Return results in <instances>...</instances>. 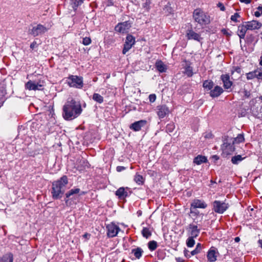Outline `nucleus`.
I'll use <instances>...</instances> for the list:
<instances>
[{
    "instance_id": "1",
    "label": "nucleus",
    "mask_w": 262,
    "mask_h": 262,
    "mask_svg": "<svg viewBox=\"0 0 262 262\" xmlns=\"http://www.w3.org/2000/svg\"><path fill=\"white\" fill-rule=\"evenodd\" d=\"M81 112L80 104L72 99L64 105L62 116L66 120H71L77 117Z\"/></svg>"
},
{
    "instance_id": "2",
    "label": "nucleus",
    "mask_w": 262,
    "mask_h": 262,
    "mask_svg": "<svg viewBox=\"0 0 262 262\" xmlns=\"http://www.w3.org/2000/svg\"><path fill=\"white\" fill-rule=\"evenodd\" d=\"M68 184V179L66 176H63L60 179L52 183L51 193L54 200L60 199L62 197Z\"/></svg>"
},
{
    "instance_id": "3",
    "label": "nucleus",
    "mask_w": 262,
    "mask_h": 262,
    "mask_svg": "<svg viewBox=\"0 0 262 262\" xmlns=\"http://www.w3.org/2000/svg\"><path fill=\"white\" fill-rule=\"evenodd\" d=\"M228 137H225L223 140V143L222 145V155L226 157L231 155L235 150L234 143Z\"/></svg>"
},
{
    "instance_id": "4",
    "label": "nucleus",
    "mask_w": 262,
    "mask_h": 262,
    "mask_svg": "<svg viewBox=\"0 0 262 262\" xmlns=\"http://www.w3.org/2000/svg\"><path fill=\"white\" fill-rule=\"evenodd\" d=\"M68 84L71 87L80 89L83 86L82 78L78 76H70L68 78Z\"/></svg>"
},
{
    "instance_id": "5",
    "label": "nucleus",
    "mask_w": 262,
    "mask_h": 262,
    "mask_svg": "<svg viewBox=\"0 0 262 262\" xmlns=\"http://www.w3.org/2000/svg\"><path fill=\"white\" fill-rule=\"evenodd\" d=\"M48 31V29L41 24H38L36 26H32L29 29L28 33L29 34L35 37L40 35Z\"/></svg>"
},
{
    "instance_id": "6",
    "label": "nucleus",
    "mask_w": 262,
    "mask_h": 262,
    "mask_svg": "<svg viewBox=\"0 0 262 262\" xmlns=\"http://www.w3.org/2000/svg\"><path fill=\"white\" fill-rule=\"evenodd\" d=\"M44 86L43 80L38 81L29 80L25 84V88L29 91L41 90Z\"/></svg>"
},
{
    "instance_id": "7",
    "label": "nucleus",
    "mask_w": 262,
    "mask_h": 262,
    "mask_svg": "<svg viewBox=\"0 0 262 262\" xmlns=\"http://www.w3.org/2000/svg\"><path fill=\"white\" fill-rule=\"evenodd\" d=\"M132 22L130 20L118 23L115 27L116 32L125 33H127L132 27Z\"/></svg>"
},
{
    "instance_id": "8",
    "label": "nucleus",
    "mask_w": 262,
    "mask_h": 262,
    "mask_svg": "<svg viewBox=\"0 0 262 262\" xmlns=\"http://www.w3.org/2000/svg\"><path fill=\"white\" fill-rule=\"evenodd\" d=\"M213 210L218 213H223L228 208V204L220 201H215L213 203Z\"/></svg>"
},
{
    "instance_id": "9",
    "label": "nucleus",
    "mask_w": 262,
    "mask_h": 262,
    "mask_svg": "<svg viewBox=\"0 0 262 262\" xmlns=\"http://www.w3.org/2000/svg\"><path fill=\"white\" fill-rule=\"evenodd\" d=\"M107 234L109 237H114L117 236L120 230V228L114 223L108 224L106 226Z\"/></svg>"
},
{
    "instance_id": "10",
    "label": "nucleus",
    "mask_w": 262,
    "mask_h": 262,
    "mask_svg": "<svg viewBox=\"0 0 262 262\" xmlns=\"http://www.w3.org/2000/svg\"><path fill=\"white\" fill-rule=\"evenodd\" d=\"M210 22V16L204 12L198 9V23L202 25H205L208 24Z\"/></svg>"
},
{
    "instance_id": "11",
    "label": "nucleus",
    "mask_w": 262,
    "mask_h": 262,
    "mask_svg": "<svg viewBox=\"0 0 262 262\" xmlns=\"http://www.w3.org/2000/svg\"><path fill=\"white\" fill-rule=\"evenodd\" d=\"M189 229H191V236L187 239L186 244L188 247H192L195 244L194 238L196 237V226L190 225Z\"/></svg>"
},
{
    "instance_id": "12",
    "label": "nucleus",
    "mask_w": 262,
    "mask_h": 262,
    "mask_svg": "<svg viewBox=\"0 0 262 262\" xmlns=\"http://www.w3.org/2000/svg\"><path fill=\"white\" fill-rule=\"evenodd\" d=\"M157 114L160 119L164 118L169 113V108L165 104L159 105L156 107Z\"/></svg>"
},
{
    "instance_id": "13",
    "label": "nucleus",
    "mask_w": 262,
    "mask_h": 262,
    "mask_svg": "<svg viewBox=\"0 0 262 262\" xmlns=\"http://www.w3.org/2000/svg\"><path fill=\"white\" fill-rule=\"evenodd\" d=\"M147 121L145 120H141L138 121H136L131 124L129 126V128L135 132H138L141 129V128L146 125Z\"/></svg>"
},
{
    "instance_id": "14",
    "label": "nucleus",
    "mask_w": 262,
    "mask_h": 262,
    "mask_svg": "<svg viewBox=\"0 0 262 262\" xmlns=\"http://www.w3.org/2000/svg\"><path fill=\"white\" fill-rule=\"evenodd\" d=\"M245 23L247 26L248 30H258L260 29L262 26V24L260 22L255 20Z\"/></svg>"
},
{
    "instance_id": "15",
    "label": "nucleus",
    "mask_w": 262,
    "mask_h": 262,
    "mask_svg": "<svg viewBox=\"0 0 262 262\" xmlns=\"http://www.w3.org/2000/svg\"><path fill=\"white\" fill-rule=\"evenodd\" d=\"M221 79L223 83V86L225 89H230L233 84L229 74H222L221 76Z\"/></svg>"
},
{
    "instance_id": "16",
    "label": "nucleus",
    "mask_w": 262,
    "mask_h": 262,
    "mask_svg": "<svg viewBox=\"0 0 262 262\" xmlns=\"http://www.w3.org/2000/svg\"><path fill=\"white\" fill-rule=\"evenodd\" d=\"M247 31L248 29L245 22L238 26L237 33L240 39H244L245 38Z\"/></svg>"
},
{
    "instance_id": "17",
    "label": "nucleus",
    "mask_w": 262,
    "mask_h": 262,
    "mask_svg": "<svg viewBox=\"0 0 262 262\" xmlns=\"http://www.w3.org/2000/svg\"><path fill=\"white\" fill-rule=\"evenodd\" d=\"M80 192V189L78 188H74L69 191H68L67 193H66L65 195L66 198H64V202L67 205L68 204V202L70 199L71 196H73L75 194H78Z\"/></svg>"
},
{
    "instance_id": "18",
    "label": "nucleus",
    "mask_w": 262,
    "mask_h": 262,
    "mask_svg": "<svg viewBox=\"0 0 262 262\" xmlns=\"http://www.w3.org/2000/svg\"><path fill=\"white\" fill-rule=\"evenodd\" d=\"M218 254V252L215 249L211 248L208 252V260L210 262L215 261L216 260V257Z\"/></svg>"
},
{
    "instance_id": "19",
    "label": "nucleus",
    "mask_w": 262,
    "mask_h": 262,
    "mask_svg": "<svg viewBox=\"0 0 262 262\" xmlns=\"http://www.w3.org/2000/svg\"><path fill=\"white\" fill-rule=\"evenodd\" d=\"M224 92L223 89L220 86H215L210 92V95L212 97H217Z\"/></svg>"
},
{
    "instance_id": "20",
    "label": "nucleus",
    "mask_w": 262,
    "mask_h": 262,
    "mask_svg": "<svg viewBox=\"0 0 262 262\" xmlns=\"http://www.w3.org/2000/svg\"><path fill=\"white\" fill-rule=\"evenodd\" d=\"M143 253V250L140 247H137L132 250V253L134 254L137 259L140 258Z\"/></svg>"
},
{
    "instance_id": "21",
    "label": "nucleus",
    "mask_w": 262,
    "mask_h": 262,
    "mask_svg": "<svg viewBox=\"0 0 262 262\" xmlns=\"http://www.w3.org/2000/svg\"><path fill=\"white\" fill-rule=\"evenodd\" d=\"M188 29L186 33V35L187 36L188 39H193L194 40H196V33H195L191 29H189V28H191V26L188 24L187 26Z\"/></svg>"
},
{
    "instance_id": "22",
    "label": "nucleus",
    "mask_w": 262,
    "mask_h": 262,
    "mask_svg": "<svg viewBox=\"0 0 262 262\" xmlns=\"http://www.w3.org/2000/svg\"><path fill=\"white\" fill-rule=\"evenodd\" d=\"M13 254L11 253H7L4 255L1 258H0V262H13Z\"/></svg>"
},
{
    "instance_id": "23",
    "label": "nucleus",
    "mask_w": 262,
    "mask_h": 262,
    "mask_svg": "<svg viewBox=\"0 0 262 262\" xmlns=\"http://www.w3.org/2000/svg\"><path fill=\"white\" fill-rule=\"evenodd\" d=\"M156 67L157 69L161 73L164 72L166 70L165 65L161 60H159L156 62Z\"/></svg>"
},
{
    "instance_id": "24",
    "label": "nucleus",
    "mask_w": 262,
    "mask_h": 262,
    "mask_svg": "<svg viewBox=\"0 0 262 262\" xmlns=\"http://www.w3.org/2000/svg\"><path fill=\"white\" fill-rule=\"evenodd\" d=\"M151 229L148 227H143L141 233L142 236L146 238H148L151 235Z\"/></svg>"
},
{
    "instance_id": "25",
    "label": "nucleus",
    "mask_w": 262,
    "mask_h": 262,
    "mask_svg": "<svg viewBox=\"0 0 262 262\" xmlns=\"http://www.w3.org/2000/svg\"><path fill=\"white\" fill-rule=\"evenodd\" d=\"M234 144L240 143L244 141L245 138L243 134H238L236 138H230Z\"/></svg>"
},
{
    "instance_id": "26",
    "label": "nucleus",
    "mask_w": 262,
    "mask_h": 262,
    "mask_svg": "<svg viewBox=\"0 0 262 262\" xmlns=\"http://www.w3.org/2000/svg\"><path fill=\"white\" fill-rule=\"evenodd\" d=\"M134 180L137 184L139 185H143L144 182L143 177L138 173H136L135 176H134Z\"/></svg>"
},
{
    "instance_id": "27",
    "label": "nucleus",
    "mask_w": 262,
    "mask_h": 262,
    "mask_svg": "<svg viewBox=\"0 0 262 262\" xmlns=\"http://www.w3.org/2000/svg\"><path fill=\"white\" fill-rule=\"evenodd\" d=\"M84 0H72V8L75 11L78 6H80L83 2Z\"/></svg>"
},
{
    "instance_id": "28",
    "label": "nucleus",
    "mask_w": 262,
    "mask_h": 262,
    "mask_svg": "<svg viewBox=\"0 0 262 262\" xmlns=\"http://www.w3.org/2000/svg\"><path fill=\"white\" fill-rule=\"evenodd\" d=\"M93 99L99 103H102L103 102V98L98 93H94L93 95Z\"/></svg>"
},
{
    "instance_id": "29",
    "label": "nucleus",
    "mask_w": 262,
    "mask_h": 262,
    "mask_svg": "<svg viewBox=\"0 0 262 262\" xmlns=\"http://www.w3.org/2000/svg\"><path fill=\"white\" fill-rule=\"evenodd\" d=\"M125 43L133 46L135 43V38L132 35L128 34L126 37Z\"/></svg>"
},
{
    "instance_id": "30",
    "label": "nucleus",
    "mask_w": 262,
    "mask_h": 262,
    "mask_svg": "<svg viewBox=\"0 0 262 262\" xmlns=\"http://www.w3.org/2000/svg\"><path fill=\"white\" fill-rule=\"evenodd\" d=\"M158 247L157 242L155 241H151L148 243V247L150 251L155 250Z\"/></svg>"
},
{
    "instance_id": "31",
    "label": "nucleus",
    "mask_w": 262,
    "mask_h": 262,
    "mask_svg": "<svg viewBox=\"0 0 262 262\" xmlns=\"http://www.w3.org/2000/svg\"><path fill=\"white\" fill-rule=\"evenodd\" d=\"M244 158H242L241 155H237L234 156L231 159V162L233 164H237L241 161H242Z\"/></svg>"
},
{
    "instance_id": "32",
    "label": "nucleus",
    "mask_w": 262,
    "mask_h": 262,
    "mask_svg": "<svg viewBox=\"0 0 262 262\" xmlns=\"http://www.w3.org/2000/svg\"><path fill=\"white\" fill-rule=\"evenodd\" d=\"M124 190L125 188L124 187H120L116 191L115 194L118 196L120 199H123Z\"/></svg>"
},
{
    "instance_id": "33",
    "label": "nucleus",
    "mask_w": 262,
    "mask_h": 262,
    "mask_svg": "<svg viewBox=\"0 0 262 262\" xmlns=\"http://www.w3.org/2000/svg\"><path fill=\"white\" fill-rule=\"evenodd\" d=\"M213 82L212 81H205L203 83V87L210 90L213 88Z\"/></svg>"
},
{
    "instance_id": "34",
    "label": "nucleus",
    "mask_w": 262,
    "mask_h": 262,
    "mask_svg": "<svg viewBox=\"0 0 262 262\" xmlns=\"http://www.w3.org/2000/svg\"><path fill=\"white\" fill-rule=\"evenodd\" d=\"M133 47V45H131L128 43H125L124 44V47L122 50V53L123 54H125Z\"/></svg>"
},
{
    "instance_id": "35",
    "label": "nucleus",
    "mask_w": 262,
    "mask_h": 262,
    "mask_svg": "<svg viewBox=\"0 0 262 262\" xmlns=\"http://www.w3.org/2000/svg\"><path fill=\"white\" fill-rule=\"evenodd\" d=\"M207 161V158L203 156H198V165L203 163H205Z\"/></svg>"
},
{
    "instance_id": "36",
    "label": "nucleus",
    "mask_w": 262,
    "mask_h": 262,
    "mask_svg": "<svg viewBox=\"0 0 262 262\" xmlns=\"http://www.w3.org/2000/svg\"><path fill=\"white\" fill-rule=\"evenodd\" d=\"M185 73L188 76H191L193 74L192 68L190 66H187L185 68Z\"/></svg>"
},
{
    "instance_id": "37",
    "label": "nucleus",
    "mask_w": 262,
    "mask_h": 262,
    "mask_svg": "<svg viewBox=\"0 0 262 262\" xmlns=\"http://www.w3.org/2000/svg\"><path fill=\"white\" fill-rule=\"evenodd\" d=\"M255 70L252 72H249L246 74L247 79L248 80L256 78Z\"/></svg>"
},
{
    "instance_id": "38",
    "label": "nucleus",
    "mask_w": 262,
    "mask_h": 262,
    "mask_svg": "<svg viewBox=\"0 0 262 262\" xmlns=\"http://www.w3.org/2000/svg\"><path fill=\"white\" fill-rule=\"evenodd\" d=\"M207 206V205L204 201L198 200V208H205Z\"/></svg>"
},
{
    "instance_id": "39",
    "label": "nucleus",
    "mask_w": 262,
    "mask_h": 262,
    "mask_svg": "<svg viewBox=\"0 0 262 262\" xmlns=\"http://www.w3.org/2000/svg\"><path fill=\"white\" fill-rule=\"evenodd\" d=\"M196 209V203H193L191 205V209H190V215H191L192 216L194 215V216L195 215V210Z\"/></svg>"
},
{
    "instance_id": "40",
    "label": "nucleus",
    "mask_w": 262,
    "mask_h": 262,
    "mask_svg": "<svg viewBox=\"0 0 262 262\" xmlns=\"http://www.w3.org/2000/svg\"><path fill=\"white\" fill-rule=\"evenodd\" d=\"M212 138V134L210 132H206L205 133L202 137L200 138V139H211Z\"/></svg>"
},
{
    "instance_id": "41",
    "label": "nucleus",
    "mask_w": 262,
    "mask_h": 262,
    "mask_svg": "<svg viewBox=\"0 0 262 262\" xmlns=\"http://www.w3.org/2000/svg\"><path fill=\"white\" fill-rule=\"evenodd\" d=\"M234 72H236L238 74H241L242 72V69L239 67H234L231 70V74L233 75Z\"/></svg>"
},
{
    "instance_id": "42",
    "label": "nucleus",
    "mask_w": 262,
    "mask_h": 262,
    "mask_svg": "<svg viewBox=\"0 0 262 262\" xmlns=\"http://www.w3.org/2000/svg\"><path fill=\"white\" fill-rule=\"evenodd\" d=\"M91 43V39L90 37H84L83 38L82 43L85 46L89 45Z\"/></svg>"
},
{
    "instance_id": "43",
    "label": "nucleus",
    "mask_w": 262,
    "mask_h": 262,
    "mask_svg": "<svg viewBox=\"0 0 262 262\" xmlns=\"http://www.w3.org/2000/svg\"><path fill=\"white\" fill-rule=\"evenodd\" d=\"M240 17V15L238 13H235L234 14V15H232L231 17V20L234 21V22H237V18H239Z\"/></svg>"
},
{
    "instance_id": "44",
    "label": "nucleus",
    "mask_w": 262,
    "mask_h": 262,
    "mask_svg": "<svg viewBox=\"0 0 262 262\" xmlns=\"http://www.w3.org/2000/svg\"><path fill=\"white\" fill-rule=\"evenodd\" d=\"M256 78L258 79H262V71L255 70Z\"/></svg>"
},
{
    "instance_id": "45",
    "label": "nucleus",
    "mask_w": 262,
    "mask_h": 262,
    "mask_svg": "<svg viewBox=\"0 0 262 262\" xmlns=\"http://www.w3.org/2000/svg\"><path fill=\"white\" fill-rule=\"evenodd\" d=\"M38 43L36 42V41H33L30 45V48L32 50L36 49L38 47Z\"/></svg>"
},
{
    "instance_id": "46",
    "label": "nucleus",
    "mask_w": 262,
    "mask_h": 262,
    "mask_svg": "<svg viewBox=\"0 0 262 262\" xmlns=\"http://www.w3.org/2000/svg\"><path fill=\"white\" fill-rule=\"evenodd\" d=\"M156 99V95L154 94H150L149 96V100L150 102H154Z\"/></svg>"
},
{
    "instance_id": "47",
    "label": "nucleus",
    "mask_w": 262,
    "mask_h": 262,
    "mask_svg": "<svg viewBox=\"0 0 262 262\" xmlns=\"http://www.w3.org/2000/svg\"><path fill=\"white\" fill-rule=\"evenodd\" d=\"M125 169H126V168L125 167L121 166H118L116 168V170L118 172H121V171L125 170Z\"/></svg>"
},
{
    "instance_id": "48",
    "label": "nucleus",
    "mask_w": 262,
    "mask_h": 262,
    "mask_svg": "<svg viewBox=\"0 0 262 262\" xmlns=\"http://www.w3.org/2000/svg\"><path fill=\"white\" fill-rule=\"evenodd\" d=\"M173 125L172 124H168L166 127V129L169 132H171L173 129Z\"/></svg>"
},
{
    "instance_id": "49",
    "label": "nucleus",
    "mask_w": 262,
    "mask_h": 262,
    "mask_svg": "<svg viewBox=\"0 0 262 262\" xmlns=\"http://www.w3.org/2000/svg\"><path fill=\"white\" fill-rule=\"evenodd\" d=\"M217 6L219 7H220V10L221 11H225V7H224V6L223 5V4L222 3H219L218 4H217Z\"/></svg>"
},
{
    "instance_id": "50",
    "label": "nucleus",
    "mask_w": 262,
    "mask_h": 262,
    "mask_svg": "<svg viewBox=\"0 0 262 262\" xmlns=\"http://www.w3.org/2000/svg\"><path fill=\"white\" fill-rule=\"evenodd\" d=\"M245 96L246 98H249L250 96V93L247 90L244 91Z\"/></svg>"
},
{
    "instance_id": "51",
    "label": "nucleus",
    "mask_w": 262,
    "mask_h": 262,
    "mask_svg": "<svg viewBox=\"0 0 262 262\" xmlns=\"http://www.w3.org/2000/svg\"><path fill=\"white\" fill-rule=\"evenodd\" d=\"M239 1H240L241 3H245V4H249V3H251V0H239Z\"/></svg>"
},
{
    "instance_id": "52",
    "label": "nucleus",
    "mask_w": 262,
    "mask_h": 262,
    "mask_svg": "<svg viewBox=\"0 0 262 262\" xmlns=\"http://www.w3.org/2000/svg\"><path fill=\"white\" fill-rule=\"evenodd\" d=\"M254 15H255V16L256 17H259V16H260V15H261V13H259V12H258V11H256V12H255Z\"/></svg>"
},
{
    "instance_id": "53",
    "label": "nucleus",
    "mask_w": 262,
    "mask_h": 262,
    "mask_svg": "<svg viewBox=\"0 0 262 262\" xmlns=\"http://www.w3.org/2000/svg\"><path fill=\"white\" fill-rule=\"evenodd\" d=\"M201 244L200 243H198V253L199 252V251L201 249Z\"/></svg>"
},
{
    "instance_id": "54",
    "label": "nucleus",
    "mask_w": 262,
    "mask_h": 262,
    "mask_svg": "<svg viewBox=\"0 0 262 262\" xmlns=\"http://www.w3.org/2000/svg\"><path fill=\"white\" fill-rule=\"evenodd\" d=\"M258 243L259 244V246L262 248V240L261 239H259L258 240Z\"/></svg>"
},
{
    "instance_id": "55",
    "label": "nucleus",
    "mask_w": 262,
    "mask_h": 262,
    "mask_svg": "<svg viewBox=\"0 0 262 262\" xmlns=\"http://www.w3.org/2000/svg\"><path fill=\"white\" fill-rule=\"evenodd\" d=\"M128 196V192L124 190V193L123 195V199L125 198L126 197Z\"/></svg>"
},
{
    "instance_id": "56",
    "label": "nucleus",
    "mask_w": 262,
    "mask_h": 262,
    "mask_svg": "<svg viewBox=\"0 0 262 262\" xmlns=\"http://www.w3.org/2000/svg\"><path fill=\"white\" fill-rule=\"evenodd\" d=\"M191 253L192 255L196 254V248H195V249L194 250H193Z\"/></svg>"
},
{
    "instance_id": "57",
    "label": "nucleus",
    "mask_w": 262,
    "mask_h": 262,
    "mask_svg": "<svg viewBox=\"0 0 262 262\" xmlns=\"http://www.w3.org/2000/svg\"><path fill=\"white\" fill-rule=\"evenodd\" d=\"M196 10H194L193 11V18L195 21H196V17H195V15L196 14Z\"/></svg>"
},
{
    "instance_id": "58",
    "label": "nucleus",
    "mask_w": 262,
    "mask_h": 262,
    "mask_svg": "<svg viewBox=\"0 0 262 262\" xmlns=\"http://www.w3.org/2000/svg\"><path fill=\"white\" fill-rule=\"evenodd\" d=\"M83 236L84 237H85V238H87L88 236H89V237H90V234H89V233H85V234L83 235Z\"/></svg>"
},
{
    "instance_id": "59",
    "label": "nucleus",
    "mask_w": 262,
    "mask_h": 262,
    "mask_svg": "<svg viewBox=\"0 0 262 262\" xmlns=\"http://www.w3.org/2000/svg\"><path fill=\"white\" fill-rule=\"evenodd\" d=\"M79 193V195H82L85 194L86 193V192L82 191L80 190V192Z\"/></svg>"
},
{
    "instance_id": "60",
    "label": "nucleus",
    "mask_w": 262,
    "mask_h": 262,
    "mask_svg": "<svg viewBox=\"0 0 262 262\" xmlns=\"http://www.w3.org/2000/svg\"><path fill=\"white\" fill-rule=\"evenodd\" d=\"M234 240H235V241L236 242H239V241L240 238H239V237H236L235 238Z\"/></svg>"
},
{
    "instance_id": "61",
    "label": "nucleus",
    "mask_w": 262,
    "mask_h": 262,
    "mask_svg": "<svg viewBox=\"0 0 262 262\" xmlns=\"http://www.w3.org/2000/svg\"><path fill=\"white\" fill-rule=\"evenodd\" d=\"M222 31L224 34H227V31L225 29H223Z\"/></svg>"
},
{
    "instance_id": "62",
    "label": "nucleus",
    "mask_w": 262,
    "mask_h": 262,
    "mask_svg": "<svg viewBox=\"0 0 262 262\" xmlns=\"http://www.w3.org/2000/svg\"><path fill=\"white\" fill-rule=\"evenodd\" d=\"M257 9H258V10H261V14H262V7H261V6H259V7L257 8Z\"/></svg>"
},
{
    "instance_id": "63",
    "label": "nucleus",
    "mask_w": 262,
    "mask_h": 262,
    "mask_svg": "<svg viewBox=\"0 0 262 262\" xmlns=\"http://www.w3.org/2000/svg\"><path fill=\"white\" fill-rule=\"evenodd\" d=\"M193 163L196 164V157L193 158Z\"/></svg>"
},
{
    "instance_id": "64",
    "label": "nucleus",
    "mask_w": 262,
    "mask_h": 262,
    "mask_svg": "<svg viewBox=\"0 0 262 262\" xmlns=\"http://www.w3.org/2000/svg\"><path fill=\"white\" fill-rule=\"evenodd\" d=\"M260 61L259 62V64L262 66V57H260Z\"/></svg>"
}]
</instances>
